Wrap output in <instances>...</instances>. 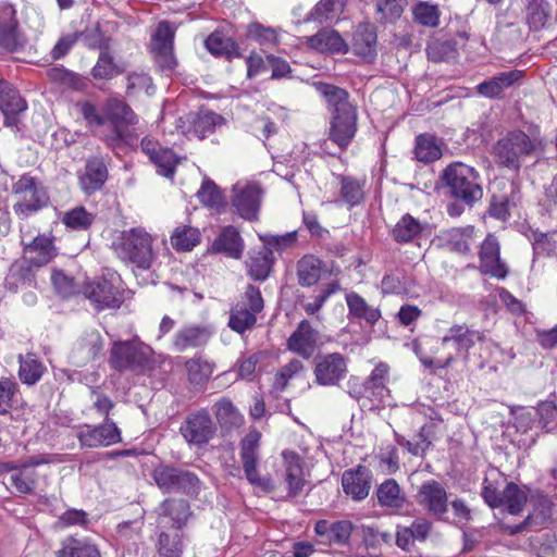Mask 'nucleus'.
Masks as SVG:
<instances>
[{"instance_id": "nucleus-1", "label": "nucleus", "mask_w": 557, "mask_h": 557, "mask_svg": "<svg viewBox=\"0 0 557 557\" xmlns=\"http://www.w3.org/2000/svg\"><path fill=\"white\" fill-rule=\"evenodd\" d=\"M107 116H102L89 102L81 106V112L88 126L97 133L111 148L132 146L138 132L135 125L137 116L123 101L109 100L106 106Z\"/></svg>"}, {"instance_id": "nucleus-2", "label": "nucleus", "mask_w": 557, "mask_h": 557, "mask_svg": "<svg viewBox=\"0 0 557 557\" xmlns=\"http://www.w3.org/2000/svg\"><path fill=\"white\" fill-rule=\"evenodd\" d=\"M21 233L22 244L24 246L23 259L16 261L10 268V272L7 276V284L10 286L17 285L18 282L22 284H30L33 280L30 268L44 267L57 256V250L50 236L38 235L29 243H26L23 228H21Z\"/></svg>"}, {"instance_id": "nucleus-3", "label": "nucleus", "mask_w": 557, "mask_h": 557, "mask_svg": "<svg viewBox=\"0 0 557 557\" xmlns=\"http://www.w3.org/2000/svg\"><path fill=\"white\" fill-rule=\"evenodd\" d=\"M154 239L153 235L138 226L123 231L113 246L123 261L140 270H149L157 257L152 249Z\"/></svg>"}, {"instance_id": "nucleus-4", "label": "nucleus", "mask_w": 557, "mask_h": 557, "mask_svg": "<svg viewBox=\"0 0 557 557\" xmlns=\"http://www.w3.org/2000/svg\"><path fill=\"white\" fill-rule=\"evenodd\" d=\"M442 178L450 195L467 205L472 206L483 197L480 175L472 166L454 162L443 171Z\"/></svg>"}, {"instance_id": "nucleus-5", "label": "nucleus", "mask_w": 557, "mask_h": 557, "mask_svg": "<svg viewBox=\"0 0 557 557\" xmlns=\"http://www.w3.org/2000/svg\"><path fill=\"white\" fill-rule=\"evenodd\" d=\"M152 354V349L137 337L132 341H116L111 348L110 364L120 372H143L151 367Z\"/></svg>"}, {"instance_id": "nucleus-6", "label": "nucleus", "mask_w": 557, "mask_h": 557, "mask_svg": "<svg viewBox=\"0 0 557 557\" xmlns=\"http://www.w3.org/2000/svg\"><path fill=\"white\" fill-rule=\"evenodd\" d=\"M17 198L13 211L20 220H26L49 202V197L40 183L29 174L22 175L12 186Z\"/></svg>"}, {"instance_id": "nucleus-7", "label": "nucleus", "mask_w": 557, "mask_h": 557, "mask_svg": "<svg viewBox=\"0 0 557 557\" xmlns=\"http://www.w3.org/2000/svg\"><path fill=\"white\" fill-rule=\"evenodd\" d=\"M84 294L97 311L116 309L124 299L121 276L115 272H108L88 282L84 287Z\"/></svg>"}, {"instance_id": "nucleus-8", "label": "nucleus", "mask_w": 557, "mask_h": 557, "mask_svg": "<svg viewBox=\"0 0 557 557\" xmlns=\"http://www.w3.org/2000/svg\"><path fill=\"white\" fill-rule=\"evenodd\" d=\"M263 298L259 288L248 285L245 293L230 313L228 326L243 334L255 326L257 314L263 309Z\"/></svg>"}, {"instance_id": "nucleus-9", "label": "nucleus", "mask_w": 557, "mask_h": 557, "mask_svg": "<svg viewBox=\"0 0 557 557\" xmlns=\"http://www.w3.org/2000/svg\"><path fill=\"white\" fill-rule=\"evenodd\" d=\"M533 149V143L524 133L515 132L497 141L494 154L499 164L510 169H518L521 157L530 154Z\"/></svg>"}, {"instance_id": "nucleus-10", "label": "nucleus", "mask_w": 557, "mask_h": 557, "mask_svg": "<svg viewBox=\"0 0 557 557\" xmlns=\"http://www.w3.org/2000/svg\"><path fill=\"white\" fill-rule=\"evenodd\" d=\"M417 504L430 516L445 520L448 513V495L446 488L436 480L421 484L416 494Z\"/></svg>"}, {"instance_id": "nucleus-11", "label": "nucleus", "mask_w": 557, "mask_h": 557, "mask_svg": "<svg viewBox=\"0 0 557 557\" xmlns=\"http://www.w3.org/2000/svg\"><path fill=\"white\" fill-rule=\"evenodd\" d=\"M261 433L257 430L250 431L240 442V460L248 482L262 491L272 487L270 480L259 475L257 465L259 461V442Z\"/></svg>"}, {"instance_id": "nucleus-12", "label": "nucleus", "mask_w": 557, "mask_h": 557, "mask_svg": "<svg viewBox=\"0 0 557 557\" xmlns=\"http://www.w3.org/2000/svg\"><path fill=\"white\" fill-rule=\"evenodd\" d=\"M262 189L257 183L240 181L232 188V206L246 220L257 219Z\"/></svg>"}, {"instance_id": "nucleus-13", "label": "nucleus", "mask_w": 557, "mask_h": 557, "mask_svg": "<svg viewBox=\"0 0 557 557\" xmlns=\"http://www.w3.org/2000/svg\"><path fill=\"white\" fill-rule=\"evenodd\" d=\"M174 35L175 28L166 21L159 22L151 34V53L161 69L172 70L176 64L173 53Z\"/></svg>"}, {"instance_id": "nucleus-14", "label": "nucleus", "mask_w": 557, "mask_h": 557, "mask_svg": "<svg viewBox=\"0 0 557 557\" xmlns=\"http://www.w3.org/2000/svg\"><path fill=\"white\" fill-rule=\"evenodd\" d=\"M82 447H107L121 442V432L114 422L106 420L101 425L84 424L76 434Z\"/></svg>"}, {"instance_id": "nucleus-15", "label": "nucleus", "mask_w": 557, "mask_h": 557, "mask_svg": "<svg viewBox=\"0 0 557 557\" xmlns=\"http://www.w3.org/2000/svg\"><path fill=\"white\" fill-rule=\"evenodd\" d=\"M479 259L481 273L497 280H504L507 276L508 268L500 259V245L494 235H487L482 243Z\"/></svg>"}, {"instance_id": "nucleus-16", "label": "nucleus", "mask_w": 557, "mask_h": 557, "mask_svg": "<svg viewBox=\"0 0 557 557\" xmlns=\"http://www.w3.org/2000/svg\"><path fill=\"white\" fill-rule=\"evenodd\" d=\"M347 373V361L334 352L318 359L314 368L315 381L323 386L336 385Z\"/></svg>"}, {"instance_id": "nucleus-17", "label": "nucleus", "mask_w": 557, "mask_h": 557, "mask_svg": "<svg viewBox=\"0 0 557 557\" xmlns=\"http://www.w3.org/2000/svg\"><path fill=\"white\" fill-rule=\"evenodd\" d=\"M222 122V116L210 111L189 113L177 120V129L185 135H194L203 138L213 133L216 125Z\"/></svg>"}, {"instance_id": "nucleus-18", "label": "nucleus", "mask_w": 557, "mask_h": 557, "mask_svg": "<svg viewBox=\"0 0 557 557\" xmlns=\"http://www.w3.org/2000/svg\"><path fill=\"white\" fill-rule=\"evenodd\" d=\"M23 46L24 38L17 32L15 10L10 4H0V48L14 52Z\"/></svg>"}, {"instance_id": "nucleus-19", "label": "nucleus", "mask_w": 557, "mask_h": 557, "mask_svg": "<svg viewBox=\"0 0 557 557\" xmlns=\"http://www.w3.org/2000/svg\"><path fill=\"white\" fill-rule=\"evenodd\" d=\"M181 431L187 442L201 446L213 437L215 426L210 416L200 411L188 417Z\"/></svg>"}, {"instance_id": "nucleus-20", "label": "nucleus", "mask_w": 557, "mask_h": 557, "mask_svg": "<svg viewBox=\"0 0 557 557\" xmlns=\"http://www.w3.org/2000/svg\"><path fill=\"white\" fill-rule=\"evenodd\" d=\"M371 484V471L363 466L347 470L342 475L343 491L354 500L364 499L369 495Z\"/></svg>"}, {"instance_id": "nucleus-21", "label": "nucleus", "mask_w": 557, "mask_h": 557, "mask_svg": "<svg viewBox=\"0 0 557 557\" xmlns=\"http://www.w3.org/2000/svg\"><path fill=\"white\" fill-rule=\"evenodd\" d=\"M102 347L99 332L94 330L85 332L71 351V363L76 367L87 364L100 355Z\"/></svg>"}, {"instance_id": "nucleus-22", "label": "nucleus", "mask_w": 557, "mask_h": 557, "mask_svg": "<svg viewBox=\"0 0 557 557\" xmlns=\"http://www.w3.org/2000/svg\"><path fill=\"white\" fill-rule=\"evenodd\" d=\"M483 339V332L470 329L467 324H454L446 331L441 343L443 346L451 345L457 352L468 355V351Z\"/></svg>"}, {"instance_id": "nucleus-23", "label": "nucleus", "mask_w": 557, "mask_h": 557, "mask_svg": "<svg viewBox=\"0 0 557 557\" xmlns=\"http://www.w3.org/2000/svg\"><path fill=\"white\" fill-rule=\"evenodd\" d=\"M212 336V330L207 325L188 324L180 329L173 339V348L183 352L187 349L205 346Z\"/></svg>"}, {"instance_id": "nucleus-24", "label": "nucleus", "mask_w": 557, "mask_h": 557, "mask_svg": "<svg viewBox=\"0 0 557 557\" xmlns=\"http://www.w3.org/2000/svg\"><path fill=\"white\" fill-rule=\"evenodd\" d=\"M27 109L25 100L18 91L9 83L0 82V110L4 115L7 126H14L17 123L16 115Z\"/></svg>"}, {"instance_id": "nucleus-25", "label": "nucleus", "mask_w": 557, "mask_h": 557, "mask_svg": "<svg viewBox=\"0 0 557 557\" xmlns=\"http://www.w3.org/2000/svg\"><path fill=\"white\" fill-rule=\"evenodd\" d=\"M356 121V110L347 113H336L333 115L330 129V138L339 148H346L351 141L357 131Z\"/></svg>"}, {"instance_id": "nucleus-26", "label": "nucleus", "mask_w": 557, "mask_h": 557, "mask_svg": "<svg viewBox=\"0 0 557 557\" xmlns=\"http://www.w3.org/2000/svg\"><path fill=\"white\" fill-rule=\"evenodd\" d=\"M78 178L83 191L91 195L103 186L108 178V170L102 160L94 158L87 161Z\"/></svg>"}, {"instance_id": "nucleus-27", "label": "nucleus", "mask_w": 557, "mask_h": 557, "mask_svg": "<svg viewBox=\"0 0 557 557\" xmlns=\"http://www.w3.org/2000/svg\"><path fill=\"white\" fill-rule=\"evenodd\" d=\"M307 45L319 52L346 53L348 45L338 32L324 28L313 36L307 37Z\"/></svg>"}, {"instance_id": "nucleus-28", "label": "nucleus", "mask_w": 557, "mask_h": 557, "mask_svg": "<svg viewBox=\"0 0 557 557\" xmlns=\"http://www.w3.org/2000/svg\"><path fill=\"white\" fill-rule=\"evenodd\" d=\"M315 342L313 329L308 321L304 320L288 338L287 345L289 350L308 359L314 351Z\"/></svg>"}, {"instance_id": "nucleus-29", "label": "nucleus", "mask_w": 557, "mask_h": 557, "mask_svg": "<svg viewBox=\"0 0 557 557\" xmlns=\"http://www.w3.org/2000/svg\"><path fill=\"white\" fill-rule=\"evenodd\" d=\"M45 458L35 457L25 462L16 472L10 476L11 484L22 494L33 492L38 480L35 467L47 463Z\"/></svg>"}, {"instance_id": "nucleus-30", "label": "nucleus", "mask_w": 557, "mask_h": 557, "mask_svg": "<svg viewBox=\"0 0 557 557\" xmlns=\"http://www.w3.org/2000/svg\"><path fill=\"white\" fill-rule=\"evenodd\" d=\"M523 73L518 70L503 72L478 85V92L487 98L498 97L505 89L513 86L522 77Z\"/></svg>"}, {"instance_id": "nucleus-31", "label": "nucleus", "mask_w": 557, "mask_h": 557, "mask_svg": "<svg viewBox=\"0 0 557 557\" xmlns=\"http://www.w3.org/2000/svg\"><path fill=\"white\" fill-rule=\"evenodd\" d=\"M189 517V506L184 499H168L160 506L159 524L165 527L166 519L173 521V525L178 531Z\"/></svg>"}, {"instance_id": "nucleus-32", "label": "nucleus", "mask_w": 557, "mask_h": 557, "mask_svg": "<svg viewBox=\"0 0 557 557\" xmlns=\"http://www.w3.org/2000/svg\"><path fill=\"white\" fill-rule=\"evenodd\" d=\"M351 48L355 54L372 61L376 55V34L373 28L369 25L358 26Z\"/></svg>"}, {"instance_id": "nucleus-33", "label": "nucleus", "mask_w": 557, "mask_h": 557, "mask_svg": "<svg viewBox=\"0 0 557 557\" xmlns=\"http://www.w3.org/2000/svg\"><path fill=\"white\" fill-rule=\"evenodd\" d=\"M376 497L381 507L393 511L400 510L406 503V496L394 479H387L380 484L376 491Z\"/></svg>"}, {"instance_id": "nucleus-34", "label": "nucleus", "mask_w": 557, "mask_h": 557, "mask_svg": "<svg viewBox=\"0 0 557 557\" xmlns=\"http://www.w3.org/2000/svg\"><path fill=\"white\" fill-rule=\"evenodd\" d=\"M205 46L215 57H224L227 60L242 57L238 45L221 32L210 34L205 40Z\"/></svg>"}, {"instance_id": "nucleus-35", "label": "nucleus", "mask_w": 557, "mask_h": 557, "mask_svg": "<svg viewBox=\"0 0 557 557\" xmlns=\"http://www.w3.org/2000/svg\"><path fill=\"white\" fill-rule=\"evenodd\" d=\"M243 239L238 231L233 226H226L214 239L212 249L215 252H223L231 258L238 259L243 252Z\"/></svg>"}, {"instance_id": "nucleus-36", "label": "nucleus", "mask_w": 557, "mask_h": 557, "mask_svg": "<svg viewBox=\"0 0 557 557\" xmlns=\"http://www.w3.org/2000/svg\"><path fill=\"white\" fill-rule=\"evenodd\" d=\"M478 235L473 226L456 227L448 230L444 233L450 250L458 253H468L471 251V246L474 245Z\"/></svg>"}, {"instance_id": "nucleus-37", "label": "nucleus", "mask_w": 557, "mask_h": 557, "mask_svg": "<svg viewBox=\"0 0 557 557\" xmlns=\"http://www.w3.org/2000/svg\"><path fill=\"white\" fill-rule=\"evenodd\" d=\"M285 461V480L288 485L289 495H297L305 485L304 471L300 458L293 451L283 453Z\"/></svg>"}, {"instance_id": "nucleus-38", "label": "nucleus", "mask_w": 557, "mask_h": 557, "mask_svg": "<svg viewBox=\"0 0 557 557\" xmlns=\"http://www.w3.org/2000/svg\"><path fill=\"white\" fill-rule=\"evenodd\" d=\"M387 376L388 366L383 362L376 364L364 383V389L369 396L385 401V398L389 396V391L386 388Z\"/></svg>"}, {"instance_id": "nucleus-39", "label": "nucleus", "mask_w": 557, "mask_h": 557, "mask_svg": "<svg viewBox=\"0 0 557 557\" xmlns=\"http://www.w3.org/2000/svg\"><path fill=\"white\" fill-rule=\"evenodd\" d=\"M322 274V262L312 255L302 257L297 263V277L301 286L309 287L317 284Z\"/></svg>"}, {"instance_id": "nucleus-40", "label": "nucleus", "mask_w": 557, "mask_h": 557, "mask_svg": "<svg viewBox=\"0 0 557 557\" xmlns=\"http://www.w3.org/2000/svg\"><path fill=\"white\" fill-rule=\"evenodd\" d=\"M346 304L350 315L362 319L369 324H375L381 318L380 310L369 306L357 293H348L346 295Z\"/></svg>"}, {"instance_id": "nucleus-41", "label": "nucleus", "mask_w": 557, "mask_h": 557, "mask_svg": "<svg viewBox=\"0 0 557 557\" xmlns=\"http://www.w3.org/2000/svg\"><path fill=\"white\" fill-rule=\"evenodd\" d=\"M317 89L326 99L327 103L334 108V115L336 113H347L356 110L348 101V94L346 90L334 85L323 83L318 84Z\"/></svg>"}, {"instance_id": "nucleus-42", "label": "nucleus", "mask_w": 557, "mask_h": 557, "mask_svg": "<svg viewBox=\"0 0 557 557\" xmlns=\"http://www.w3.org/2000/svg\"><path fill=\"white\" fill-rule=\"evenodd\" d=\"M200 237L198 228L181 225L173 231L170 239L176 251H190L200 243Z\"/></svg>"}, {"instance_id": "nucleus-43", "label": "nucleus", "mask_w": 557, "mask_h": 557, "mask_svg": "<svg viewBox=\"0 0 557 557\" xmlns=\"http://www.w3.org/2000/svg\"><path fill=\"white\" fill-rule=\"evenodd\" d=\"M247 267L252 280L264 281L269 276L272 267V250L269 247H263L249 258Z\"/></svg>"}, {"instance_id": "nucleus-44", "label": "nucleus", "mask_w": 557, "mask_h": 557, "mask_svg": "<svg viewBox=\"0 0 557 557\" xmlns=\"http://www.w3.org/2000/svg\"><path fill=\"white\" fill-rule=\"evenodd\" d=\"M215 417L221 428L225 430L237 429L244 423V417L227 399L215 404Z\"/></svg>"}, {"instance_id": "nucleus-45", "label": "nucleus", "mask_w": 557, "mask_h": 557, "mask_svg": "<svg viewBox=\"0 0 557 557\" xmlns=\"http://www.w3.org/2000/svg\"><path fill=\"white\" fill-rule=\"evenodd\" d=\"M414 154L418 161L430 163L442 157V148L434 136L424 134L417 137Z\"/></svg>"}, {"instance_id": "nucleus-46", "label": "nucleus", "mask_w": 557, "mask_h": 557, "mask_svg": "<svg viewBox=\"0 0 557 557\" xmlns=\"http://www.w3.org/2000/svg\"><path fill=\"white\" fill-rule=\"evenodd\" d=\"M58 557H100L98 548L86 540L69 537L63 542Z\"/></svg>"}, {"instance_id": "nucleus-47", "label": "nucleus", "mask_w": 557, "mask_h": 557, "mask_svg": "<svg viewBox=\"0 0 557 557\" xmlns=\"http://www.w3.org/2000/svg\"><path fill=\"white\" fill-rule=\"evenodd\" d=\"M45 372V367L33 354L20 357L18 376L25 384L33 385L37 383Z\"/></svg>"}, {"instance_id": "nucleus-48", "label": "nucleus", "mask_w": 557, "mask_h": 557, "mask_svg": "<svg viewBox=\"0 0 557 557\" xmlns=\"http://www.w3.org/2000/svg\"><path fill=\"white\" fill-rule=\"evenodd\" d=\"M502 506H505L511 515H517L522 510L528 495L524 488L515 483H508L502 492Z\"/></svg>"}, {"instance_id": "nucleus-49", "label": "nucleus", "mask_w": 557, "mask_h": 557, "mask_svg": "<svg viewBox=\"0 0 557 557\" xmlns=\"http://www.w3.org/2000/svg\"><path fill=\"white\" fill-rule=\"evenodd\" d=\"M421 230L422 226L417 219L405 214L394 226L392 235L396 242L408 243L418 236Z\"/></svg>"}, {"instance_id": "nucleus-50", "label": "nucleus", "mask_w": 557, "mask_h": 557, "mask_svg": "<svg viewBox=\"0 0 557 557\" xmlns=\"http://www.w3.org/2000/svg\"><path fill=\"white\" fill-rule=\"evenodd\" d=\"M341 289L338 282H331L317 290L314 295L301 302V306L307 314L317 313L325 304V301L335 293Z\"/></svg>"}, {"instance_id": "nucleus-51", "label": "nucleus", "mask_w": 557, "mask_h": 557, "mask_svg": "<svg viewBox=\"0 0 557 557\" xmlns=\"http://www.w3.org/2000/svg\"><path fill=\"white\" fill-rule=\"evenodd\" d=\"M549 20V5L545 0H531L527 8V21L531 29L543 28Z\"/></svg>"}, {"instance_id": "nucleus-52", "label": "nucleus", "mask_w": 557, "mask_h": 557, "mask_svg": "<svg viewBox=\"0 0 557 557\" xmlns=\"http://www.w3.org/2000/svg\"><path fill=\"white\" fill-rule=\"evenodd\" d=\"M416 23L425 27H436L440 24L441 12L438 7L425 1H420L412 8Z\"/></svg>"}, {"instance_id": "nucleus-53", "label": "nucleus", "mask_w": 557, "mask_h": 557, "mask_svg": "<svg viewBox=\"0 0 557 557\" xmlns=\"http://www.w3.org/2000/svg\"><path fill=\"white\" fill-rule=\"evenodd\" d=\"M185 367L191 383H201L208 380L214 371V364L201 357L188 359Z\"/></svg>"}, {"instance_id": "nucleus-54", "label": "nucleus", "mask_w": 557, "mask_h": 557, "mask_svg": "<svg viewBox=\"0 0 557 557\" xmlns=\"http://www.w3.org/2000/svg\"><path fill=\"white\" fill-rule=\"evenodd\" d=\"M62 222L69 228L85 231L92 224L94 214L88 212L84 207L78 206L65 212Z\"/></svg>"}, {"instance_id": "nucleus-55", "label": "nucleus", "mask_w": 557, "mask_h": 557, "mask_svg": "<svg viewBox=\"0 0 557 557\" xmlns=\"http://www.w3.org/2000/svg\"><path fill=\"white\" fill-rule=\"evenodd\" d=\"M406 4V0H375L377 20L381 22H394L398 20Z\"/></svg>"}, {"instance_id": "nucleus-56", "label": "nucleus", "mask_w": 557, "mask_h": 557, "mask_svg": "<svg viewBox=\"0 0 557 557\" xmlns=\"http://www.w3.org/2000/svg\"><path fill=\"white\" fill-rule=\"evenodd\" d=\"M150 160L156 164L158 173L171 178L174 175L178 158L169 148H160Z\"/></svg>"}, {"instance_id": "nucleus-57", "label": "nucleus", "mask_w": 557, "mask_h": 557, "mask_svg": "<svg viewBox=\"0 0 557 557\" xmlns=\"http://www.w3.org/2000/svg\"><path fill=\"white\" fill-rule=\"evenodd\" d=\"M158 550L162 557H181L183 542L178 531H174L172 534L162 532L159 537Z\"/></svg>"}, {"instance_id": "nucleus-58", "label": "nucleus", "mask_w": 557, "mask_h": 557, "mask_svg": "<svg viewBox=\"0 0 557 557\" xmlns=\"http://www.w3.org/2000/svg\"><path fill=\"white\" fill-rule=\"evenodd\" d=\"M180 469L161 466L153 470V479L157 485L164 492L176 491V481Z\"/></svg>"}, {"instance_id": "nucleus-59", "label": "nucleus", "mask_w": 557, "mask_h": 557, "mask_svg": "<svg viewBox=\"0 0 557 557\" xmlns=\"http://www.w3.org/2000/svg\"><path fill=\"white\" fill-rule=\"evenodd\" d=\"M344 8V0H321L314 9V20L329 22L338 17Z\"/></svg>"}, {"instance_id": "nucleus-60", "label": "nucleus", "mask_w": 557, "mask_h": 557, "mask_svg": "<svg viewBox=\"0 0 557 557\" xmlns=\"http://www.w3.org/2000/svg\"><path fill=\"white\" fill-rule=\"evenodd\" d=\"M49 77L60 83L64 88L78 90L84 87V81L79 75L63 67L49 70Z\"/></svg>"}, {"instance_id": "nucleus-61", "label": "nucleus", "mask_w": 557, "mask_h": 557, "mask_svg": "<svg viewBox=\"0 0 557 557\" xmlns=\"http://www.w3.org/2000/svg\"><path fill=\"white\" fill-rule=\"evenodd\" d=\"M120 73L117 64L113 58L103 51L100 53L96 65L92 69V75L95 78L110 79Z\"/></svg>"}, {"instance_id": "nucleus-62", "label": "nucleus", "mask_w": 557, "mask_h": 557, "mask_svg": "<svg viewBox=\"0 0 557 557\" xmlns=\"http://www.w3.org/2000/svg\"><path fill=\"white\" fill-rule=\"evenodd\" d=\"M341 195L350 207L358 205L363 198L362 185L351 177H343Z\"/></svg>"}, {"instance_id": "nucleus-63", "label": "nucleus", "mask_w": 557, "mask_h": 557, "mask_svg": "<svg viewBox=\"0 0 557 557\" xmlns=\"http://www.w3.org/2000/svg\"><path fill=\"white\" fill-rule=\"evenodd\" d=\"M302 362L299 360H292L275 375L274 387L278 391H282L286 387L289 380L302 375Z\"/></svg>"}, {"instance_id": "nucleus-64", "label": "nucleus", "mask_w": 557, "mask_h": 557, "mask_svg": "<svg viewBox=\"0 0 557 557\" xmlns=\"http://www.w3.org/2000/svg\"><path fill=\"white\" fill-rule=\"evenodd\" d=\"M247 37L258 41L260 45H274L277 42L276 30L258 23L250 24L247 27Z\"/></svg>"}]
</instances>
